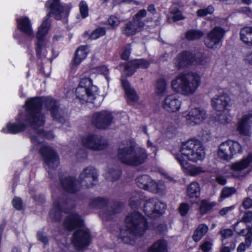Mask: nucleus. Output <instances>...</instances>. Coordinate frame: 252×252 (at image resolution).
Segmentation results:
<instances>
[{
	"label": "nucleus",
	"instance_id": "774afa93",
	"mask_svg": "<svg viewBox=\"0 0 252 252\" xmlns=\"http://www.w3.org/2000/svg\"><path fill=\"white\" fill-rule=\"evenodd\" d=\"M242 206L245 209L250 208L252 206V199L249 197L244 198Z\"/></svg>",
	"mask_w": 252,
	"mask_h": 252
},
{
	"label": "nucleus",
	"instance_id": "37998d69",
	"mask_svg": "<svg viewBox=\"0 0 252 252\" xmlns=\"http://www.w3.org/2000/svg\"><path fill=\"white\" fill-rule=\"evenodd\" d=\"M165 189L166 187L163 182L158 181L156 182L152 180L149 191L154 193H162Z\"/></svg>",
	"mask_w": 252,
	"mask_h": 252
},
{
	"label": "nucleus",
	"instance_id": "a211bd4d",
	"mask_svg": "<svg viewBox=\"0 0 252 252\" xmlns=\"http://www.w3.org/2000/svg\"><path fill=\"white\" fill-rule=\"evenodd\" d=\"M252 124V110L245 113L238 124L237 130L241 134L250 136L251 134L250 124Z\"/></svg>",
	"mask_w": 252,
	"mask_h": 252
},
{
	"label": "nucleus",
	"instance_id": "69168bd1",
	"mask_svg": "<svg viewBox=\"0 0 252 252\" xmlns=\"http://www.w3.org/2000/svg\"><path fill=\"white\" fill-rule=\"evenodd\" d=\"M147 11L145 9L139 10L133 18V20H137L140 21V19L146 16Z\"/></svg>",
	"mask_w": 252,
	"mask_h": 252
},
{
	"label": "nucleus",
	"instance_id": "f03ea898",
	"mask_svg": "<svg viewBox=\"0 0 252 252\" xmlns=\"http://www.w3.org/2000/svg\"><path fill=\"white\" fill-rule=\"evenodd\" d=\"M125 227L120 229L118 239L125 244L132 245L135 237L144 235L148 228V223L140 213L133 212L126 217Z\"/></svg>",
	"mask_w": 252,
	"mask_h": 252
},
{
	"label": "nucleus",
	"instance_id": "c03bdc74",
	"mask_svg": "<svg viewBox=\"0 0 252 252\" xmlns=\"http://www.w3.org/2000/svg\"><path fill=\"white\" fill-rule=\"evenodd\" d=\"M229 142V150L231 154V159L233 156L237 154H241L243 153V149L242 146L237 141H227Z\"/></svg>",
	"mask_w": 252,
	"mask_h": 252
},
{
	"label": "nucleus",
	"instance_id": "c756f323",
	"mask_svg": "<svg viewBox=\"0 0 252 252\" xmlns=\"http://www.w3.org/2000/svg\"><path fill=\"white\" fill-rule=\"evenodd\" d=\"M122 85L125 91L128 102L132 103L137 102L138 96L135 91L130 87L129 82L126 79H122Z\"/></svg>",
	"mask_w": 252,
	"mask_h": 252
},
{
	"label": "nucleus",
	"instance_id": "2f4dec72",
	"mask_svg": "<svg viewBox=\"0 0 252 252\" xmlns=\"http://www.w3.org/2000/svg\"><path fill=\"white\" fill-rule=\"evenodd\" d=\"M229 142H223L220 144L218 151V157L224 160L231 159V154L229 150Z\"/></svg>",
	"mask_w": 252,
	"mask_h": 252
},
{
	"label": "nucleus",
	"instance_id": "a18cd8bd",
	"mask_svg": "<svg viewBox=\"0 0 252 252\" xmlns=\"http://www.w3.org/2000/svg\"><path fill=\"white\" fill-rule=\"evenodd\" d=\"M194 63L193 64L206 65L210 62L208 57L204 53H197L193 54Z\"/></svg>",
	"mask_w": 252,
	"mask_h": 252
},
{
	"label": "nucleus",
	"instance_id": "09e8293b",
	"mask_svg": "<svg viewBox=\"0 0 252 252\" xmlns=\"http://www.w3.org/2000/svg\"><path fill=\"white\" fill-rule=\"evenodd\" d=\"M141 197L138 193H134L129 199V205L133 209L137 208L140 204Z\"/></svg>",
	"mask_w": 252,
	"mask_h": 252
},
{
	"label": "nucleus",
	"instance_id": "bf43d9fd",
	"mask_svg": "<svg viewBox=\"0 0 252 252\" xmlns=\"http://www.w3.org/2000/svg\"><path fill=\"white\" fill-rule=\"evenodd\" d=\"M247 229L248 232L245 235V240L244 243L247 244L248 248H250L252 244V231L248 226Z\"/></svg>",
	"mask_w": 252,
	"mask_h": 252
},
{
	"label": "nucleus",
	"instance_id": "b1692460",
	"mask_svg": "<svg viewBox=\"0 0 252 252\" xmlns=\"http://www.w3.org/2000/svg\"><path fill=\"white\" fill-rule=\"evenodd\" d=\"M144 26V23L143 22L133 20L125 25L122 28V32L127 36L132 35L140 31Z\"/></svg>",
	"mask_w": 252,
	"mask_h": 252
},
{
	"label": "nucleus",
	"instance_id": "1a4fd4ad",
	"mask_svg": "<svg viewBox=\"0 0 252 252\" xmlns=\"http://www.w3.org/2000/svg\"><path fill=\"white\" fill-rule=\"evenodd\" d=\"M225 31L222 28L216 26L212 29L204 38V44L209 49L215 50L221 46Z\"/></svg>",
	"mask_w": 252,
	"mask_h": 252
},
{
	"label": "nucleus",
	"instance_id": "2eb2a0df",
	"mask_svg": "<svg viewBox=\"0 0 252 252\" xmlns=\"http://www.w3.org/2000/svg\"><path fill=\"white\" fill-rule=\"evenodd\" d=\"M112 113L104 110L94 113L92 117V123L99 129H105L114 122Z\"/></svg>",
	"mask_w": 252,
	"mask_h": 252
},
{
	"label": "nucleus",
	"instance_id": "6ab92c4d",
	"mask_svg": "<svg viewBox=\"0 0 252 252\" xmlns=\"http://www.w3.org/2000/svg\"><path fill=\"white\" fill-rule=\"evenodd\" d=\"M150 64V63L145 59H140L128 62L125 65V73L128 76L134 73L137 68L146 69Z\"/></svg>",
	"mask_w": 252,
	"mask_h": 252
},
{
	"label": "nucleus",
	"instance_id": "72a5a7b5",
	"mask_svg": "<svg viewBox=\"0 0 252 252\" xmlns=\"http://www.w3.org/2000/svg\"><path fill=\"white\" fill-rule=\"evenodd\" d=\"M48 168H55L60 165V158L54 149L48 147Z\"/></svg>",
	"mask_w": 252,
	"mask_h": 252
},
{
	"label": "nucleus",
	"instance_id": "6e6552de",
	"mask_svg": "<svg viewBox=\"0 0 252 252\" xmlns=\"http://www.w3.org/2000/svg\"><path fill=\"white\" fill-rule=\"evenodd\" d=\"M90 206L100 209V217L103 220H107L112 219L115 214L121 211L123 205L118 203L108 205L106 199L97 197L91 202Z\"/></svg>",
	"mask_w": 252,
	"mask_h": 252
},
{
	"label": "nucleus",
	"instance_id": "13d9d810",
	"mask_svg": "<svg viewBox=\"0 0 252 252\" xmlns=\"http://www.w3.org/2000/svg\"><path fill=\"white\" fill-rule=\"evenodd\" d=\"M13 207L17 210H20L23 209V202L20 197H16L12 200Z\"/></svg>",
	"mask_w": 252,
	"mask_h": 252
},
{
	"label": "nucleus",
	"instance_id": "dca6fc26",
	"mask_svg": "<svg viewBox=\"0 0 252 252\" xmlns=\"http://www.w3.org/2000/svg\"><path fill=\"white\" fill-rule=\"evenodd\" d=\"M48 109H50L54 120L62 124L63 126H68L66 113L60 108L58 102L52 98L48 97Z\"/></svg>",
	"mask_w": 252,
	"mask_h": 252
},
{
	"label": "nucleus",
	"instance_id": "0eeeda50",
	"mask_svg": "<svg viewBox=\"0 0 252 252\" xmlns=\"http://www.w3.org/2000/svg\"><path fill=\"white\" fill-rule=\"evenodd\" d=\"M98 89L93 85V81L90 78H83L81 79L78 87L76 89V96L84 102L94 103Z\"/></svg>",
	"mask_w": 252,
	"mask_h": 252
},
{
	"label": "nucleus",
	"instance_id": "a878e982",
	"mask_svg": "<svg viewBox=\"0 0 252 252\" xmlns=\"http://www.w3.org/2000/svg\"><path fill=\"white\" fill-rule=\"evenodd\" d=\"M47 34V20H43L41 25L38 28L36 33V38L37 40L36 51L38 55L43 48V42L46 38Z\"/></svg>",
	"mask_w": 252,
	"mask_h": 252
},
{
	"label": "nucleus",
	"instance_id": "9d476101",
	"mask_svg": "<svg viewBox=\"0 0 252 252\" xmlns=\"http://www.w3.org/2000/svg\"><path fill=\"white\" fill-rule=\"evenodd\" d=\"M72 6L70 3L62 5L60 0H51L49 6L50 11L48 16H53L57 20H62L66 22L67 18L69 14Z\"/></svg>",
	"mask_w": 252,
	"mask_h": 252
},
{
	"label": "nucleus",
	"instance_id": "79ce46f5",
	"mask_svg": "<svg viewBox=\"0 0 252 252\" xmlns=\"http://www.w3.org/2000/svg\"><path fill=\"white\" fill-rule=\"evenodd\" d=\"M121 174V172L118 168L111 167L108 169L105 177L107 180L113 182L119 178Z\"/></svg>",
	"mask_w": 252,
	"mask_h": 252
},
{
	"label": "nucleus",
	"instance_id": "4468645a",
	"mask_svg": "<svg viewBox=\"0 0 252 252\" xmlns=\"http://www.w3.org/2000/svg\"><path fill=\"white\" fill-rule=\"evenodd\" d=\"M98 173L96 170L93 166H88L85 168L80 173L79 182L87 188H91L97 183Z\"/></svg>",
	"mask_w": 252,
	"mask_h": 252
},
{
	"label": "nucleus",
	"instance_id": "423d86ee",
	"mask_svg": "<svg viewBox=\"0 0 252 252\" xmlns=\"http://www.w3.org/2000/svg\"><path fill=\"white\" fill-rule=\"evenodd\" d=\"M213 108L217 111L223 112L222 114L218 115L215 118V121L222 124H226L231 121V117L227 114H224V110L230 108V98L226 94H221L215 96L211 100Z\"/></svg>",
	"mask_w": 252,
	"mask_h": 252
},
{
	"label": "nucleus",
	"instance_id": "f257e3e1",
	"mask_svg": "<svg viewBox=\"0 0 252 252\" xmlns=\"http://www.w3.org/2000/svg\"><path fill=\"white\" fill-rule=\"evenodd\" d=\"M42 105V101L39 97L32 98L25 104L29 114L26 121L36 133V136H32L31 140L46 163L47 161V134L42 128L45 124L46 117L41 112Z\"/></svg>",
	"mask_w": 252,
	"mask_h": 252
},
{
	"label": "nucleus",
	"instance_id": "338daca9",
	"mask_svg": "<svg viewBox=\"0 0 252 252\" xmlns=\"http://www.w3.org/2000/svg\"><path fill=\"white\" fill-rule=\"evenodd\" d=\"M235 207V206L234 205H232L229 207L223 208L219 211V214L220 216H223L229 212L233 211Z\"/></svg>",
	"mask_w": 252,
	"mask_h": 252
},
{
	"label": "nucleus",
	"instance_id": "6e6d98bb",
	"mask_svg": "<svg viewBox=\"0 0 252 252\" xmlns=\"http://www.w3.org/2000/svg\"><path fill=\"white\" fill-rule=\"evenodd\" d=\"M131 49L130 45H126L123 49L121 54V58L123 60H127L131 54Z\"/></svg>",
	"mask_w": 252,
	"mask_h": 252
},
{
	"label": "nucleus",
	"instance_id": "f704fd0d",
	"mask_svg": "<svg viewBox=\"0 0 252 252\" xmlns=\"http://www.w3.org/2000/svg\"><path fill=\"white\" fill-rule=\"evenodd\" d=\"M240 35L241 40L249 46H252V27H247L241 29Z\"/></svg>",
	"mask_w": 252,
	"mask_h": 252
},
{
	"label": "nucleus",
	"instance_id": "c9c22d12",
	"mask_svg": "<svg viewBox=\"0 0 252 252\" xmlns=\"http://www.w3.org/2000/svg\"><path fill=\"white\" fill-rule=\"evenodd\" d=\"M89 50L87 46H81L76 50L73 59L74 63L78 65L82 60L85 59L88 54Z\"/></svg>",
	"mask_w": 252,
	"mask_h": 252
},
{
	"label": "nucleus",
	"instance_id": "3c124183",
	"mask_svg": "<svg viewBox=\"0 0 252 252\" xmlns=\"http://www.w3.org/2000/svg\"><path fill=\"white\" fill-rule=\"evenodd\" d=\"M252 221V211H248L246 212L240 221L237 222L235 223L234 226V229L236 230L237 229V226L238 225L240 222H244L245 223L251 222Z\"/></svg>",
	"mask_w": 252,
	"mask_h": 252
},
{
	"label": "nucleus",
	"instance_id": "a19ab883",
	"mask_svg": "<svg viewBox=\"0 0 252 252\" xmlns=\"http://www.w3.org/2000/svg\"><path fill=\"white\" fill-rule=\"evenodd\" d=\"M216 205L217 203L215 201L211 202L205 199L202 200L200 202L199 212L202 215L205 214L211 210Z\"/></svg>",
	"mask_w": 252,
	"mask_h": 252
},
{
	"label": "nucleus",
	"instance_id": "393cba45",
	"mask_svg": "<svg viewBox=\"0 0 252 252\" xmlns=\"http://www.w3.org/2000/svg\"><path fill=\"white\" fill-rule=\"evenodd\" d=\"M64 225L68 230L71 231L76 228L81 227L82 220L78 214L72 213L66 218Z\"/></svg>",
	"mask_w": 252,
	"mask_h": 252
},
{
	"label": "nucleus",
	"instance_id": "473e14b6",
	"mask_svg": "<svg viewBox=\"0 0 252 252\" xmlns=\"http://www.w3.org/2000/svg\"><path fill=\"white\" fill-rule=\"evenodd\" d=\"M147 252H168L167 241L164 239L157 241L148 249Z\"/></svg>",
	"mask_w": 252,
	"mask_h": 252
},
{
	"label": "nucleus",
	"instance_id": "ea45409f",
	"mask_svg": "<svg viewBox=\"0 0 252 252\" xmlns=\"http://www.w3.org/2000/svg\"><path fill=\"white\" fill-rule=\"evenodd\" d=\"M204 33L198 30H190L186 32L185 38L188 41H194L200 39Z\"/></svg>",
	"mask_w": 252,
	"mask_h": 252
},
{
	"label": "nucleus",
	"instance_id": "de8ad7c7",
	"mask_svg": "<svg viewBox=\"0 0 252 252\" xmlns=\"http://www.w3.org/2000/svg\"><path fill=\"white\" fill-rule=\"evenodd\" d=\"M236 192L237 189L234 187H225L221 190L219 200L221 201L235 194Z\"/></svg>",
	"mask_w": 252,
	"mask_h": 252
},
{
	"label": "nucleus",
	"instance_id": "7ed1b4c3",
	"mask_svg": "<svg viewBox=\"0 0 252 252\" xmlns=\"http://www.w3.org/2000/svg\"><path fill=\"white\" fill-rule=\"evenodd\" d=\"M200 84V75L192 72L179 74L171 83L174 92L185 96L193 94Z\"/></svg>",
	"mask_w": 252,
	"mask_h": 252
},
{
	"label": "nucleus",
	"instance_id": "f3484780",
	"mask_svg": "<svg viewBox=\"0 0 252 252\" xmlns=\"http://www.w3.org/2000/svg\"><path fill=\"white\" fill-rule=\"evenodd\" d=\"M206 117V111L201 108H193L189 110L186 116L188 125L194 126L202 123Z\"/></svg>",
	"mask_w": 252,
	"mask_h": 252
},
{
	"label": "nucleus",
	"instance_id": "5701e85b",
	"mask_svg": "<svg viewBox=\"0 0 252 252\" xmlns=\"http://www.w3.org/2000/svg\"><path fill=\"white\" fill-rule=\"evenodd\" d=\"M177 160L186 172L191 176H195L206 172V169L203 167L195 165H189L186 159H182V157L179 156L177 157Z\"/></svg>",
	"mask_w": 252,
	"mask_h": 252
},
{
	"label": "nucleus",
	"instance_id": "603ef678",
	"mask_svg": "<svg viewBox=\"0 0 252 252\" xmlns=\"http://www.w3.org/2000/svg\"><path fill=\"white\" fill-rule=\"evenodd\" d=\"M106 31L103 28H99L95 29L90 35L91 39H96L105 34Z\"/></svg>",
	"mask_w": 252,
	"mask_h": 252
},
{
	"label": "nucleus",
	"instance_id": "4be33fe9",
	"mask_svg": "<svg viewBox=\"0 0 252 252\" xmlns=\"http://www.w3.org/2000/svg\"><path fill=\"white\" fill-rule=\"evenodd\" d=\"M193 54L189 52L185 51L179 54L174 60L175 66L178 69L193 64Z\"/></svg>",
	"mask_w": 252,
	"mask_h": 252
},
{
	"label": "nucleus",
	"instance_id": "4c0bfd02",
	"mask_svg": "<svg viewBox=\"0 0 252 252\" xmlns=\"http://www.w3.org/2000/svg\"><path fill=\"white\" fill-rule=\"evenodd\" d=\"M208 231V227L207 225L203 223L199 224L194 232L193 240L196 242L199 241Z\"/></svg>",
	"mask_w": 252,
	"mask_h": 252
},
{
	"label": "nucleus",
	"instance_id": "39448f33",
	"mask_svg": "<svg viewBox=\"0 0 252 252\" xmlns=\"http://www.w3.org/2000/svg\"><path fill=\"white\" fill-rule=\"evenodd\" d=\"M178 156L182 157V159H186V161L188 159L193 162H197L204 159L205 151L200 141L196 139H190L182 144L180 153L175 156L176 159Z\"/></svg>",
	"mask_w": 252,
	"mask_h": 252
},
{
	"label": "nucleus",
	"instance_id": "680f3d73",
	"mask_svg": "<svg viewBox=\"0 0 252 252\" xmlns=\"http://www.w3.org/2000/svg\"><path fill=\"white\" fill-rule=\"evenodd\" d=\"M78 159H81L86 158L87 153L84 149H80L76 152L75 155Z\"/></svg>",
	"mask_w": 252,
	"mask_h": 252
},
{
	"label": "nucleus",
	"instance_id": "0e129e2a",
	"mask_svg": "<svg viewBox=\"0 0 252 252\" xmlns=\"http://www.w3.org/2000/svg\"><path fill=\"white\" fill-rule=\"evenodd\" d=\"M108 22L110 26L114 27L117 26L120 23V21L118 18L113 16L109 17L108 19Z\"/></svg>",
	"mask_w": 252,
	"mask_h": 252
},
{
	"label": "nucleus",
	"instance_id": "412c9836",
	"mask_svg": "<svg viewBox=\"0 0 252 252\" xmlns=\"http://www.w3.org/2000/svg\"><path fill=\"white\" fill-rule=\"evenodd\" d=\"M54 205L57 208V214L60 212L69 213L74 206V201L68 198L66 195H63L59 198L57 202H54Z\"/></svg>",
	"mask_w": 252,
	"mask_h": 252
},
{
	"label": "nucleus",
	"instance_id": "20e7f679",
	"mask_svg": "<svg viewBox=\"0 0 252 252\" xmlns=\"http://www.w3.org/2000/svg\"><path fill=\"white\" fill-rule=\"evenodd\" d=\"M145 149L135 148L132 145H121L118 150V157L123 163L131 166H138L144 163L148 158Z\"/></svg>",
	"mask_w": 252,
	"mask_h": 252
},
{
	"label": "nucleus",
	"instance_id": "c85d7f7f",
	"mask_svg": "<svg viewBox=\"0 0 252 252\" xmlns=\"http://www.w3.org/2000/svg\"><path fill=\"white\" fill-rule=\"evenodd\" d=\"M252 162V154H249L246 158L240 161L234 162L229 165V168L234 171H240L247 168Z\"/></svg>",
	"mask_w": 252,
	"mask_h": 252
},
{
	"label": "nucleus",
	"instance_id": "e433bc0d",
	"mask_svg": "<svg viewBox=\"0 0 252 252\" xmlns=\"http://www.w3.org/2000/svg\"><path fill=\"white\" fill-rule=\"evenodd\" d=\"M152 180L150 176L143 175L137 178L136 183L140 188L149 191Z\"/></svg>",
	"mask_w": 252,
	"mask_h": 252
},
{
	"label": "nucleus",
	"instance_id": "58836bf2",
	"mask_svg": "<svg viewBox=\"0 0 252 252\" xmlns=\"http://www.w3.org/2000/svg\"><path fill=\"white\" fill-rule=\"evenodd\" d=\"M200 188L197 182H192L187 189L188 195L190 198H197L200 195Z\"/></svg>",
	"mask_w": 252,
	"mask_h": 252
},
{
	"label": "nucleus",
	"instance_id": "5fc2aeb1",
	"mask_svg": "<svg viewBox=\"0 0 252 252\" xmlns=\"http://www.w3.org/2000/svg\"><path fill=\"white\" fill-rule=\"evenodd\" d=\"M176 4H174L171 9V13L173 14V19L174 21L182 20L184 19L181 11L177 9H174Z\"/></svg>",
	"mask_w": 252,
	"mask_h": 252
},
{
	"label": "nucleus",
	"instance_id": "f8f14e48",
	"mask_svg": "<svg viewBox=\"0 0 252 252\" xmlns=\"http://www.w3.org/2000/svg\"><path fill=\"white\" fill-rule=\"evenodd\" d=\"M166 207L165 204L157 199L151 198L145 202L144 205V211L147 216L155 218L162 214Z\"/></svg>",
	"mask_w": 252,
	"mask_h": 252
},
{
	"label": "nucleus",
	"instance_id": "e2e57ef3",
	"mask_svg": "<svg viewBox=\"0 0 252 252\" xmlns=\"http://www.w3.org/2000/svg\"><path fill=\"white\" fill-rule=\"evenodd\" d=\"M212 243L210 242H205L202 244L200 248L203 252H209L212 249Z\"/></svg>",
	"mask_w": 252,
	"mask_h": 252
},
{
	"label": "nucleus",
	"instance_id": "052dcab7",
	"mask_svg": "<svg viewBox=\"0 0 252 252\" xmlns=\"http://www.w3.org/2000/svg\"><path fill=\"white\" fill-rule=\"evenodd\" d=\"M189 205L187 203H182L179 207V212L182 216L187 215L189 210Z\"/></svg>",
	"mask_w": 252,
	"mask_h": 252
},
{
	"label": "nucleus",
	"instance_id": "4d7b16f0",
	"mask_svg": "<svg viewBox=\"0 0 252 252\" xmlns=\"http://www.w3.org/2000/svg\"><path fill=\"white\" fill-rule=\"evenodd\" d=\"M219 234L221 235L222 241L224 239H227L232 236L233 231L231 229H223L220 231Z\"/></svg>",
	"mask_w": 252,
	"mask_h": 252
},
{
	"label": "nucleus",
	"instance_id": "ddd939ff",
	"mask_svg": "<svg viewBox=\"0 0 252 252\" xmlns=\"http://www.w3.org/2000/svg\"><path fill=\"white\" fill-rule=\"evenodd\" d=\"M91 239L89 230L83 227L74 232L72 242L76 249L81 250L89 245Z\"/></svg>",
	"mask_w": 252,
	"mask_h": 252
},
{
	"label": "nucleus",
	"instance_id": "cd10ccee",
	"mask_svg": "<svg viewBox=\"0 0 252 252\" xmlns=\"http://www.w3.org/2000/svg\"><path fill=\"white\" fill-rule=\"evenodd\" d=\"M62 187L66 191L74 193L79 190L80 186L78 185V182L73 177H67L61 179Z\"/></svg>",
	"mask_w": 252,
	"mask_h": 252
},
{
	"label": "nucleus",
	"instance_id": "aec40b11",
	"mask_svg": "<svg viewBox=\"0 0 252 252\" xmlns=\"http://www.w3.org/2000/svg\"><path fill=\"white\" fill-rule=\"evenodd\" d=\"M182 105L179 97L175 94L167 95L162 102L163 109L169 112H175L178 111Z\"/></svg>",
	"mask_w": 252,
	"mask_h": 252
},
{
	"label": "nucleus",
	"instance_id": "bb28decb",
	"mask_svg": "<svg viewBox=\"0 0 252 252\" xmlns=\"http://www.w3.org/2000/svg\"><path fill=\"white\" fill-rule=\"evenodd\" d=\"M15 123L8 124L5 128L2 129L4 133H10L12 134L21 132L26 128V125L23 122V118L21 114H19L16 119Z\"/></svg>",
	"mask_w": 252,
	"mask_h": 252
},
{
	"label": "nucleus",
	"instance_id": "9b49d317",
	"mask_svg": "<svg viewBox=\"0 0 252 252\" xmlns=\"http://www.w3.org/2000/svg\"><path fill=\"white\" fill-rule=\"evenodd\" d=\"M81 142L84 146L94 151L103 150L107 145V142L104 137L95 134H89L83 136Z\"/></svg>",
	"mask_w": 252,
	"mask_h": 252
},
{
	"label": "nucleus",
	"instance_id": "8fccbe9b",
	"mask_svg": "<svg viewBox=\"0 0 252 252\" xmlns=\"http://www.w3.org/2000/svg\"><path fill=\"white\" fill-rule=\"evenodd\" d=\"M79 12L82 19H85L89 15V7L85 1L82 0L80 2Z\"/></svg>",
	"mask_w": 252,
	"mask_h": 252
},
{
	"label": "nucleus",
	"instance_id": "7c9ffc66",
	"mask_svg": "<svg viewBox=\"0 0 252 252\" xmlns=\"http://www.w3.org/2000/svg\"><path fill=\"white\" fill-rule=\"evenodd\" d=\"M17 21L18 28L22 32L29 36L33 35L31 21L28 17H21L18 19Z\"/></svg>",
	"mask_w": 252,
	"mask_h": 252
},
{
	"label": "nucleus",
	"instance_id": "864d4df0",
	"mask_svg": "<svg viewBox=\"0 0 252 252\" xmlns=\"http://www.w3.org/2000/svg\"><path fill=\"white\" fill-rule=\"evenodd\" d=\"M214 11V7L211 5H209L206 8L198 10L196 12V14L199 17H204L208 14H212Z\"/></svg>",
	"mask_w": 252,
	"mask_h": 252
},
{
	"label": "nucleus",
	"instance_id": "49530a36",
	"mask_svg": "<svg viewBox=\"0 0 252 252\" xmlns=\"http://www.w3.org/2000/svg\"><path fill=\"white\" fill-rule=\"evenodd\" d=\"M167 82L165 79H158L156 84V93L158 95H163L166 92Z\"/></svg>",
	"mask_w": 252,
	"mask_h": 252
}]
</instances>
